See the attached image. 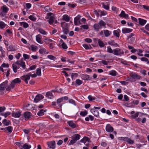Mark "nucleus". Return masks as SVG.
Listing matches in <instances>:
<instances>
[{"instance_id":"obj_12","label":"nucleus","mask_w":149,"mask_h":149,"mask_svg":"<svg viewBox=\"0 0 149 149\" xmlns=\"http://www.w3.org/2000/svg\"><path fill=\"white\" fill-rule=\"evenodd\" d=\"M42 36L40 34H38L36 36V40L39 43L42 44L43 42L42 41Z\"/></svg>"},{"instance_id":"obj_33","label":"nucleus","mask_w":149,"mask_h":149,"mask_svg":"<svg viewBox=\"0 0 149 149\" xmlns=\"http://www.w3.org/2000/svg\"><path fill=\"white\" fill-rule=\"evenodd\" d=\"M125 141H127L128 143L130 144H132L134 143V141L128 139L127 137L125 138Z\"/></svg>"},{"instance_id":"obj_40","label":"nucleus","mask_w":149,"mask_h":149,"mask_svg":"<svg viewBox=\"0 0 149 149\" xmlns=\"http://www.w3.org/2000/svg\"><path fill=\"white\" fill-rule=\"evenodd\" d=\"M7 130L9 133H11L13 131V127L11 126H9L6 127V131Z\"/></svg>"},{"instance_id":"obj_3","label":"nucleus","mask_w":149,"mask_h":149,"mask_svg":"<svg viewBox=\"0 0 149 149\" xmlns=\"http://www.w3.org/2000/svg\"><path fill=\"white\" fill-rule=\"evenodd\" d=\"M30 76L32 77H35L37 76V75L35 74H32L30 73L26 75H24L21 77V78L22 80H24L25 83L27 84L28 83V80H29L30 78Z\"/></svg>"},{"instance_id":"obj_47","label":"nucleus","mask_w":149,"mask_h":149,"mask_svg":"<svg viewBox=\"0 0 149 149\" xmlns=\"http://www.w3.org/2000/svg\"><path fill=\"white\" fill-rule=\"evenodd\" d=\"M36 68L35 66H31L29 69H28L26 70L25 71L26 72H28L29 70H34Z\"/></svg>"},{"instance_id":"obj_60","label":"nucleus","mask_w":149,"mask_h":149,"mask_svg":"<svg viewBox=\"0 0 149 149\" xmlns=\"http://www.w3.org/2000/svg\"><path fill=\"white\" fill-rule=\"evenodd\" d=\"M61 91L62 89L61 88H59L58 89L57 88H56L55 90L52 91H53L54 92H56L57 93H60L61 92Z\"/></svg>"},{"instance_id":"obj_32","label":"nucleus","mask_w":149,"mask_h":149,"mask_svg":"<svg viewBox=\"0 0 149 149\" xmlns=\"http://www.w3.org/2000/svg\"><path fill=\"white\" fill-rule=\"evenodd\" d=\"M102 7L106 10H108L109 9V6L107 3H103L102 4Z\"/></svg>"},{"instance_id":"obj_7","label":"nucleus","mask_w":149,"mask_h":149,"mask_svg":"<svg viewBox=\"0 0 149 149\" xmlns=\"http://www.w3.org/2000/svg\"><path fill=\"white\" fill-rule=\"evenodd\" d=\"M124 53L123 51L121 49L116 48L113 49V54L116 55H120Z\"/></svg>"},{"instance_id":"obj_30","label":"nucleus","mask_w":149,"mask_h":149,"mask_svg":"<svg viewBox=\"0 0 149 149\" xmlns=\"http://www.w3.org/2000/svg\"><path fill=\"white\" fill-rule=\"evenodd\" d=\"M19 24L21 25H23V27L25 28H26L29 26L28 24L26 22H19Z\"/></svg>"},{"instance_id":"obj_39","label":"nucleus","mask_w":149,"mask_h":149,"mask_svg":"<svg viewBox=\"0 0 149 149\" xmlns=\"http://www.w3.org/2000/svg\"><path fill=\"white\" fill-rule=\"evenodd\" d=\"M38 31L41 34L45 35L47 34V33L46 31L42 29L41 28H40L38 29Z\"/></svg>"},{"instance_id":"obj_52","label":"nucleus","mask_w":149,"mask_h":149,"mask_svg":"<svg viewBox=\"0 0 149 149\" xmlns=\"http://www.w3.org/2000/svg\"><path fill=\"white\" fill-rule=\"evenodd\" d=\"M88 98L89 101H91L95 100L96 98L95 97H93L91 95H89L88 97Z\"/></svg>"},{"instance_id":"obj_59","label":"nucleus","mask_w":149,"mask_h":149,"mask_svg":"<svg viewBox=\"0 0 149 149\" xmlns=\"http://www.w3.org/2000/svg\"><path fill=\"white\" fill-rule=\"evenodd\" d=\"M85 41L88 43H91L92 42V40L91 39L87 38L84 39Z\"/></svg>"},{"instance_id":"obj_6","label":"nucleus","mask_w":149,"mask_h":149,"mask_svg":"<svg viewBox=\"0 0 149 149\" xmlns=\"http://www.w3.org/2000/svg\"><path fill=\"white\" fill-rule=\"evenodd\" d=\"M8 81L7 80L5 81L0 84V92H1L4 90L8 85Z\"/></svg>"},{"instance_id":"obj_43","label":"nucleus","mask_w":149,"mask_h":149,"mask_svg":"<svg viewBox=\"0 0 149 149\" xmlns=\"http://www.w3.org/2000/svg\"><path fill=\"white\" fill-rule=\"evenodd\" d=\"M46 95L50 99H51V97L53 96V94L51 92H48L46 93Z\"/></svg>"},{"instance_id":"obj_53","label":"nucleus","mask_w":149,"mask_h":149,"mask_svg":"<svg viewBox=\"0 0 149 149\" xmlns=\"http://www.w3.org/2000/svg\"><path fill=\"white\" fill-rule=\"evenodd\" d=\"M47 57L49 59L53 60H54L56 59L55 57L51 55H49L47 56Z\"/></svg>"},{"instance_id":"obj_55","label":"nucleus","mask_w":149,"mask_h":149,"mask_svg":"<svg viewBox=\"0 0 149 149\" xmlns=\"http://www.w3.org/2000/svg\"><path fill=\"white\" fill-rule=\"evenodd\" d=\"M107 52L111 53H113V50H112L110 46H108L107 47Z\"/></svg>"},{"instance_id":"obj_62","label":"nucleus","mask_w":149,"mask_h":149,"mask_svg":"<svg viewBox=\"0 0 149 149\" xmlns=\"http://www.w3.org/2000/svg\"><path fill=\"white\" fill-rule=\"evenodd\" d=\"M40 129L44 128L45 127V125L42 123H40L39 124Z\"/></svg>"},{"instance_id":"obj_15","label":"nucleus","mask_w":149,"mask_h":149,"mask_svg":"<svg viewBox=\"0 0 149 149\" xmlns=\"http://www.w3.org/2000/svg\"><path fill=\"white\" fill-rule=\"evenodd\" d=\"M139 20V23L141 26L144 25L146 22L147 21L146 20L144 19H143L139 18L138 19Z\"/></svg>"},{"instance_id":"obj_23","label":"nucleus","mask_w":149,"mask_h":149,"mask_svg":"<svg viewBox=\"0 0 149 149\" xmlns=\"http://www.w3.org/2000/svg\"><path fill=\"white\" fill-rule=\"evenodd\" d=\"M68 124L70 126L73 128L76 127V124L72 121H69L68 122Z\"/></svg>"},{"instance_id":"obj_50","label":"nucleus","mask_w":149,"mask_h":149,"mask_svg":"<svg viewBox=\"0 0 149 149\" xmlns=\"http://www.w3.org/2000/svg\"><path fill=\"white\" fill-rule=\"evenodd\" d=\"M29 19L32 21H35L36 19V17L31 15L29 16Z\"/></svg>"},{"instance_id":"obj_36","label":"nucleus","mask_w":149,"mask_h":149,"mask_svg":"<svg viewBox=\"0 0 149 149\" xmlns=\"http://www.w3.org/2000/svg\"><path fill=\"white\" fill-rule=\"evenodd\" d=\"M98 44L100 47H102L104 46L105 44H104L103 42L100 39H99L98 40Z\"/></svg>"},{"instance_id":"obj_10","label":"nucleus","mask_w":149,"mask_h":149,"mask_svg":"<svg viewBox=\"0 0 149 149\" xmlns=\"http://www.w3.org/2000/svg\"><path fill=\"white\" fill-rule=\"evenodd\" d=\"M48 147L52 149H54L55 148V142L54 141L49 142L47 143Z\"/></svg>"},{"instance_id":"obj_45","label":"nucleus","mask_w":149,"mask_h":149,"mask_svg":"<svg viewBox=\"0 0 149 149\" xmlns=\"http://www.w3.org/2000/svg\"><path fill=\"white\" fill-rule=\"evenodd\" d=\"M83 46L85 49H90L91 48V46L90 45H88L86 44H83Z\"/></svg>"},{"instance_id":"obj_42","label":"nucleus","mask_w":149,"mask_h":149,"mask_svg":"<svg viewBox=\"0 0 149 149\" xmlns=\"http://www.w3.org/2000/svg\"><path fill=\"white\" fill-rule=\"evenodd\" d=\"M48 22L50 24H53L54 22V17L53 16L51 17L48 20Z\"/></svg>"},{"instance_id":"obj_21","label":"nucleus","mask_w":149,"mask_h":149,"mask_svg":"<svg viewBox=\"0 0 149 149\" xmlns=\"http://www.w3.org/2000/svg\"><path fill=\"white\" fill-rule=\"evenodd\" d=\"M62 19L66 22H68L70 19V17L67 15H64L63 16Z\"/></svg>"},{"instance_id":"obj_35","label":"nucleus","mask_w":149,"mask_h":149,"mask_svg":"<svg viewBox=\"0 0 149 149\" xmlns=\"http://www.w3.org/2000/svg\"><path fill=\"white\" fill-rule=\"evenodd\" d=\"M31 147L30 145H28L27 143H26L23 145V148L24 149H30Z\"/></svg>"},{"instance_id":"obj_13","label":"nucleus","mask_w":149,"mask_h":149,"mask_svg":"<svg viewBox=\"0 0 149 149\" xmlns=\"http://www.w3.org/2000/svg\"><path fill=\"white\" fill-rule=\"evenodd\" d=\"M31 113L29 112L26 111L24 113V115L25 120L31 117Z\"/></svg>"},{"instance_id":"obj_63","label":"nucleus","mask_w":149,"mask_h":149,"mask_svg":"<svg viewBox=\"0 0 149 149\" xmlns=\"http://www.w3.org/2000/svg\"><path fill=\"white\" fill-rule=\"evenodd\" d=\"M6 108L5 107H0V113L3 112L6 110Z\"/></svg>"},{"instance_id":"obj_34","label":"nucleus","mask_w":149,"mask_h":149,"mask_svg":"<svg viewBox=\"0 0 149 149\" xmlns=\"http://www.w3.org/2000/svg\"><path fill=\"white\" fill-rule=\"evenodd\" d=\"M6 24L2 21H0V29H3L5 27Z\"/></svg>"},{"instance_id":"obj_1","label":"nucleus","mask_w":149,"mask_h":149,"mask_svg":"<svg viewBox=\"0 0 149 149\" xmlns=\"http://www.w3.org/2000/svg\"><path fill=\"white\" fill-rule=\"evenodd\" d=\"M21 82V80L18 78L14 79L11 81L10 84L6 88V90L8 91H10L14 87L15 84L20 83Z\"/></svg>"},{"instance_id":"obj_58","label":"nucleus","mask_w":149,"mask_h":149,"mask_svg":"<svg viewBox=\"0 0 149 149\" xmlns=\"http://www.w3.org/2000/svg\"><path fill=\"white\" fill-rule=\"evenodd\" d=\"M31 49L33 51H35L37 50V47L36 46L32 45L31 46Z\"/></svg>"},{"instance_id":"obj_9","label":"nucleus","mask_w":149,"mask_h":149,"mask_svg":"<svg viewBox=\"0 0 149 149\" xmlns=\"http://www.w3.org/2000/svg\"><path fill=\"white\" fill-rule=\"evenodd\" d=\"M81 17V16L80 15H78L74 18V22L75 25H77L78 24H81L80 20Z\"/></svg>"},{"instance_id":"obj_16","label":"nucleus","mask_w":149,"mask_h":149,"mask_svg":"<svg viewBox=\"0 0 149 149\" xmlns=\"http://www.w3.org/2000/svg\"><path fill=\"white\" fill-rule=\"evenodd\" d=\"M119 16L120 17H123L125 18H128L129 17L128 14L125 13V12L123 10L122 11Z\"/></svg>"},{"instance_id":"obj_57","label":"nucleus","mask_w":149,"mask_h":149,"mask_svg":"<svg viewBox=\"0 0 149 149\" xmlns=\"http://www.w3.org/2000/svg\"><path fill=\"white\" fill-rule=\"evenodd\" d=\"M78 74L77 73H73L71 74V78L72 80H73L74 77H77Z\"/></svg>"},{"instance_id":"obj_11","label":"nucleus","mask_w":149,"mask_h":149,"mask_svg":"<svg viewBox=\"0 0 149 149\" xmlns=\"http://www.w3.org/2000/svg\"><path fill=\"white\" fill-rule=\"evenodd\" d=\"M106 130L108 132H111L113 131V129L110 124H108L106 126Z\"/></svg>"},{"instance_id":"obj_61","label":"nucleus","mask_w":149,"mask_h":149,"mask_svg":"<svg viewBox=\"0 0 149 149\" xmlns=\"http://www.w3.org/2000/svg\"><path fill=\"white\" fill-rule=\"evenodd\" d=\"M81 27L85 29H87L88 27V26L87 25H84L81 26Z\"/></svg>"},{"instance_id":"obj_8","label":"nucleus","mask_w":149,"mask_h":149,"mask_svg":"<svg viewBox=\"0 0 149 149\" xmlns=\"http://www.w3.org/2000/svg\"><path fill=\"white\" fill-rule=\"evenodd\" d=\"M44 98V96L41 94H38L36 95L34 99V101L35 102H37Z\"/></svg>"},{"instance_id":"obj_19","label":"nucleus","mask_w":149,"mask_h":149,"mask_svg":"<svg viewBox=\"0 0 149 149\" xmlns=\"http://www.w3.org/2000/svg\"><path fill=\"white\" fill-rule=\"evenodd\" d=\"M42 68L43 70V71H44V69L45 68L44 66L41 67V68H38L37 69L36 73V74L39 76H40L41 75V70Z\"/></svg>"},{"instance_id":"obj_41","label":"nucleus","mask_w":149,"mask_h":149,"mask_svg":"<svg viewBox=\"0 0 149 149\" xmlns=\"http://www.w3.org/2000/svg\"><path fill=\"white\" fill-rule=\"evenodd\" d=\"M108 44L110 45L113 46H116L118 45V44L115 43L114 40H111L108 42Z\"/></svg>"},{"instance_id":"obj_26","label":"nucleus","mask_w":149,"mask_h":149,"mask_svg":"<svg viewBox=\"0 0 149 149\" xmlns=\"http://www.w3.org/2000/svg\"><path fill=\"white\" fill-rule=\"evenodd\" d=\"M93 28L96 31H98L99 29L101 28L98 24H94Z\"/></svg>"},{"instance_id":"obj_4","label":"nucleus","mask_w":149,"mask_h":149,"mask_svg":"<svg viewBox=\"0 0 149 149\" xmlns=\"http://www.w3.org/2000/svg\"><path fill=\"white\" fill-rule=\"evenodd\" d=\"M81 136L78 134H74L71 137L72 139L70 141L69 145H73L77 141L80 139Z\"/></svg>"},{"instance_id":"obj_17","label":"nucleus","mask_w":149,"mask_h":149,"mask_svg":"<svg viewBox=\"0 0 149 149\" xmlns=\"http://www.w3.org/2000/svg\"><path fill=\"white\" fill-rule=\"evenodd\" d=\"M21 115V112L19 111L16 112H13L12 113V116L15 118H19Z\"/></svg>"},{"instance_id":"obj_64","label":"nucleus","mask_w":149,"mask_h":149,"mask_svg":"<svg viewBox=\"0 0 149 149\" xmlns=\"http://www.w3.org/2000/svg\"><path fill=\"white\" fill-rule=\"evenodd\" d=\"M45 51L46 49H40L39 50V52L41 54H42L44 53L45 52Z\"/></svg>"},{"instance_id":"obj_51","label":"nucleus","mask_w":149,"mask_h":149,"mask_svg":"<svg viewBox=\"0 0 149 149\" xmlns=\"http://www.w3.org/2000/svg\"><path fill=\"white\" fill-rule=\"evenodd\" d=\"M138 6H139L141 7H143L144 9H146L147 10L149 11V6L146 5H138Z\"/></svg>"},{"instance_id":"obj_44","label":"nucleus","mask_w":149,"mask_h":149,"mask_svg":"<svg viewBox=\"0 0 149 149\" xmlns=\"http://www.w3.org/2000/svg\"><path fill=\"white\" fill-rule=\"evenodd\" d=\"M14 72L16 73L17 70L19 68V66H12Z\"/></svg>"},{"instance_id":"obj_25","label":"nucleus","mask_w":149,"mask_h":149,"mask_svg":"<svg viewBox=\"0 0 149 149\" xmlns=\"http://www.w3.org/2000/svg\"><path fill=\"white\" fill-rule=\"evenodd\" d=\"M103 32L104 33V36L106 37H108L111 34V32L108 31L107 30H106L103 31Z\"/></svg>"},{"instance_id":"obj_24","label":"nucleus","mask_w":149,"mask_h":149,"mask_svg":"<svg viewBox=\"0 0 149 149\" xmlns=\"http://www.w3.org/2000/svg\"><path fill=\"white\" fill-rule=\"evenodd\" d=\"M132 79L135 80L136 79H139L140 78L139 76L136 74H132L131 77Z\"/></svg>"},{"instance_id":"obj_37","label":"nucleus","mask_w":149,"mask_h":149,"mask_svg":"<svg viewBox=\"0 0 149 149\" xmlns=\"http://www.w3.org/2000/svg\"><path fill=\"white\" fill-rule=\"evenodd\" d=\"M10 114V112H7L6 113H0V115L4 116L5 118H6Z\"/></svg>"},{"instance_id":"obj_38","label":"nucleus","mask_w":149,"mask_h":149,"mask_svg":"<svg viewBox=\"0 0 149 149\" xmlns=\"http://www.w3.org/2000/svg\"><path fill=\"white\" fill-rule=\"evenodd\" d=\"M98 24H99V25L100 26L101 28H102V26H105L106 24L105 22L103 20H100Z\"/></svg>"},{"instance_id":"obj_46","label":"nucleus","mask_w":149,"mask_h":149,"mask_svg":"<svg viewBox=\"0 0 149 149\" xmlns=\"http://www.w3.org/2000/svg\"><path fill=\"white\" fill-rule=\"evenodd\" d=\"M44 10L46 12H49L51 11L52 9L49 6H45L44 8Z\"/></svg>"},{"instance_id":"obj_2","label":"nucleus","mask_w":149,"mask_h":149,"mask_svg":"<svg viewBox=\"0 0 149 149\" xmlns=\"http://www.w3.org/2000/svg\"><path fill=\"white\" fill-rule=\"evenodd\" d=\"M24 59L22 58L19 61H17L16 63L19 65H25L26 59H29V56L26 54H24L23 55Z\"/></svg>"},{"instance_id":"obj_56","label":"nucleus","mask_w":149,"mask_h":149,"mask_svg":"<svg viewBox=\"0 0 149 149\" xmlns=\"http://www.w3.org/2000/svg\"><path fill=\"white\" fill-rule=\"evenodd\" d=\"M109 74L113 76H116V72L114 70H112L110 72Z\"/></svg>"},{"instance_id":"obj_14","label":"nucleus","mask_w":149,"mask_h":149,"mask_svg":"<svg viewBox=\"0 0 149 149\" xmlns=\"http://www.w3.org/2000/svg\"><path fill=\"white\" fill-rule=\"evenodd\" d=\"M132 29L127 28H123L122 29V32L123 33H127L131 32Z\"/></svg>"},{"instance_id":"obj_20","label":"nucleus","mask_w":149,"mask_h":149,"mask_svg":"<svg viewBox=\"0 0 149 149\" xmlns=\"http://www.w3.org/2000/svg\"><path fill=\"white\" fill-rule=\"evenodd\" d=\"M81 77L83 79L86 80H89L92 78L88 75L86 74H82Z\"/></svg>"},{"instance_id":"obj_22","label":"nucleus","mask_w":149,"mask_h":149,"mask_svg":"<svg viewBox=\"0 0 149 149\" xmlns=\"http://www.w3.org/2000/svg\"><path fill=\"white\" fill-rule=\"evenodd\" d=\"M2 123L5 126H8L11 124V122L9 120H8L6 119L3 120L2 121Z\"/></svg>"},{"instance_id":"obj_54","label":"nucleus","mask_w":149,"mask_h":149,"mask_svg":"<svg viewBox=\"0 0 149 149\" xmlns=\"http://www.w3.org/2000/svg\"><path fill=\"white\" fill-rule=\"evenodd\" d=\"M76 82L77 84L79 85L82 84V81L79 79H77L76 81Z\"/></svg>"},{"instance_id":"obj_18","label":"nucleus","mask_w":149,"mask_h":149,"mask_svg":"<svg viewBox=\"0 0 149 149\" xmlns=\"http://www.w3.org/2000/svg\"><path fill=\"white\" fill-rule=\"evenodd\" d=\"M91 111L95 116L97 117L98 116L99 113L95 109H91Z\"/></svg>"},{"instance_id":"obj_28","label":"nucleus","mask_w":149,"mask_h":149,"mask_svg":"<svg viewBox=\"0 0 149 149\" xmlns=\"http://www.w3.org/2000/svg\"><path fill=\"white\" fill-rule=\"evenodd\" d=\"M4 13H6L9 10V8L6 5H4L1 8Z\"/></svg>"},{"instance_id":"obj_29","label":"nucleus","mask_w":149,"mask_h":149,"mask_svg":"<svg viewBox=\"0 0 149 149\" xmlns=\"http://www.w3.org/2000/svg\"><path fill=\"white\" fill-rule=\"evenodd\" d=\"M120 32V30L118 29L114 31L113 32V34L114 36L118 37H119V33Z\"/></svg>"},{"instance_id":"obj_31","label":"nucleus","mask_w":149,"mask_h":149,"mask_svg":"<svg viewBox=\"0 0 149 149\" xmlns=\"http://www.w3.org/2000/svg\"><path fill=\"white\" fill-rule=\"evenodd\" d=\"M45 111H46L45 110H44L43 109L40 110V111L38 112V113H37V114L39 116H42L44 115V112Z\"/></svg>"},{"instance_id":"obj_27","label":"nucleus","mask_w":149,"mask_h":149,"mask_svg":"<svg viewBox=\"0 0 149 149\" xmlns=\"http://www.w3.org/2000/svg\"><path fill=\"white\" fill-rule=\"evenodd\" d=\"M90 140L88 137H84L83 139L80 141V142L85 143L87 141L89 142Z\"/></svg>"},{"instance_id":"obj_49","label":"nucleus","mask_w":149,"mask_h":149,"mask_svg":"<svg viewBox=\"0 0 149 149\" xmlns=\"http://www.w3.org/2000/svg\"><path fill=\"white\" fill-rule=\"evenodd\" d=\"M88 112L86 111H81L80 113V115L82 116H85L87 114Z\"/></svg>"},{"instance_id":"obj_5","label":"nucleus","mask_w":149,"mask_h":149,"mask_svg":"<svg viewBox=\"0 0 149 149\" xmlns=\"http://www.w3.org/2000/svg\"><path fill=\"white\" fill-rule=\"evenodd\" d=\"M136 36L133 33H131L127 36V40L130 43H133L135 40Z\"/></svg>"},{"instance_id":"obj_48","label":"nucleus","mask_w":149,"mask_h":149,"mask_svg":"<svg viewBox=\"0 0 149 149\" xmlns=\"http://www.w3.org/2000/svg\"><path fill=\"white\" fill-rule=\"evenodd\" d=\"M62 48L63 49H66L68 48V47L64 42H63L61 45Z\"/></svg>"}]
</instances>
